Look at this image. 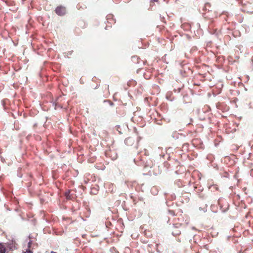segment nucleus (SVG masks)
Masks as SVG:
<instances>
[{
  "label": "nucleus",
  "instance_id": "1",
  "mask_svg": "<svg viewBox=\"0 0 253 253\" xmlns=\"http://www.w3.org/2000/svg\"><path fill=\"white\" fill-rule=\"evenodd\" d=\"M55 12L57 15L62 16L66 13L65 7L62 6H58L55 9Z\"/></svg>",
  "mask_w": 253,
  "mask_h": 253
},
{
  "label": "nucleus",
  "instance_id": "3",
  "mask_svg": "<svg viewBox=\"0 0 253 253\" xmlns=\"http://www.w3.org/2000/svg\"><path fill=\"white\" fill-rule=\"evenodd\" d=\"M66 197L67 199H71V196L70 195V192H66L65 194Z\"/></svg>",
  "mask_w": 253,
  "mask_h": 253
},
{
  "label": "nucleus",
  "instance_id": "4",
  "mask_svg": "<svg viewBox=\"0 0 253 253\" xmlns=\"http://www.w3.org/2000/svg\"><path fill=\"white\" fill-rule=\"evenodd\" d=\"M24 253H32L30 250H28L25 252Z\"/></svg>",
  "mask_w": 253,
  "mask_h": 253
},
{
  "label": "nucleus",
  "instance_id": "2",
  "mask_svg": "<svg viewBox=\"0 0 253 253\" xmlns=\"http://www.w3.org/2000/svg\"><path fill=\"white\" fill-rule=\"evenodd\" d=\"M5 248L3 245L0 243V253H5Z\"/></svg>",
  "mask_w": 253,
  "mask_h": 253
}]
</instances>
